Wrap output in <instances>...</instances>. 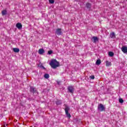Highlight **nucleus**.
I'll use <instances>...</instances> for the list:
<instances>
[{"label":"nucleus","mask_w":127,"mask_h":127,"mask_svg":"<svg viewBox=\"0 0 127 127\" xmlns=\"http://www.w3.org/2000/svg\"><path fill=\"white\" fill-rule=\"evenodd\" d=\"M44 77L46 78V79H48V78H49V74H45L44 75Z\"/></svg>","instance_id":"a211bd4d"},{"label":"nucleus","mask_w":127,"mask_h":127,"mask_svg":"<svg viewBox=\"0 0 127 127\" xmlns=\"http://www.w3.org/2000/svg\"><path fill=\"white\" fill-rule=\"evenodd\" d=\"M98 110L100 112H105V111H106V107H105L102 104H100L98 105Z\"/></svg>","instance_id":"f03ea898"},{"label":"nucleus","mask_w":127,"mask_h":127,"mask_svg":"<svg viewBox=\"0 0 127 127\" xmlns=\"http://www.w3.org/2000/svg\"><path fill=\"white\" fill-rule=\"evenodd\" d=\"M62 32L61 31V29H57V31L56 32V34H57V35H60Z\"/></svg>","instance_id":"0eeeda50"},{"label":"nucleus","mask_w":127,"mask_h":127,"mask_svg":"<svg viewBox=\"0 0 127 127\" xmlns=\"http://www.w3.org/2000/svg\"><path fill=\"white\" fill-rule=\"evenodd\" d=\"M64 110L65 112V114L66 115V117L68 119H70V118H71V114L69 113V107H65Z\"/></svg>","instance_id":"7ed1b4c3"},{"label":"nucleus","mask_w":127,"mask_h":127,"mask_svg":"<svg viewBox=\"0 0 127 127\" xmlns=\"http://www.w3.org/2000/svg\"><path fill=\"white\" fill-rule=\"evenodd\" d=\"M89 78L92 80H94V79H95V76L94 75H91Z\"/></svg>","instance_id":"412c9836"},{"label":"nucleus","mask_w":127,"mask_h":127,"mask_svg":"<svg viewBox=\"0 0 127 127\" xmlns=\"http://www.w3.org/2000/svg\"><path fill=\"white\" fill-rule=\"evenodd\" d=\"M16 27L17 28H18V29H21V28H22V24H21L20 23H17L16 24Z\"/></svg>","instance_id":"423d86ee"},{"label":"nucleus","mask_w":127,"mask_h":127,"mask_svg":"<svg viewBox=\"0 0 127 127\" xmlns=\"http://www.w3.org/2000/svg\"><path fill=\"white\" fill-rule=\"evenodd\" d=\"M45 51L43 49H40L39 50V54L42 55L44 53Z\"/></svg>","instance_id":"9d476101"},{"label":"nucleus","mask_w":127,"mask_h":127,"mask_svg":"<svg viewBox=\"0 0 127 127\" xmlns=\"http://www.w3.org/2000/svg\"><path fill=\"white\" fill-rule=\"evenodd\" d=\"M54 0H49V2L50 3H54Z\"/></svg>","instance_id":"4be33fe9"},{"label":"nucleus","mask_w":127,"mask_h":127,"mask_svg":"<svg viewBox=\"0 0 127 127\" xmlns=\"http://www.w3.org/2000/svg\"><path fill=\"white\" fill-rule=\"evenodd\" d=\"M48 53L49 55H51V54L53 53V51H52V50L49 51Z\"/></svg>","instance_id":"aec40b11"},{"label":"nucleus","mask_w":127,"mask_h":127,"mask_svg":"<svg viewBox=\"0 0 127 127\" xmlns=\"http://www.w3.org/2000/svg\"><path fill=\"white\" fill-rule=\"evenodd\" d=\"M86 5L87 8H91V6H92V5L90 3H87Z\"/></svg>","instance_id":"4468645a"},{"label":"nucleus","mask_w":127,"mask_h":127,"mask_svg":"<svg viewBox=\"0 0 127 127\" xmlns=\"http://www.w3.org/2000/svg\"><path fill=\"white\" fill-rule=\"evenodd\" d=\"M30 91L31 92H32V93H34V92H35V91H36V90H35V88H34V87H30Z\"/></svg>","instance_id":"dca6fc26"},{"label":"nucleus","mask_w":127,"mask_h":127,"mask_svg":"<svg viewBox=\"0 0 127 127\" xmlns=\"http://www.w3.org/2000/svg\"><path fill=\"white\" fill-rule=\"evenodd\" d=\"M68 90L70 93L73 94L74 93V87L73 86H68Z\"/></svg>","instance_id":"39448f33"},{"label":"nucleus","mask_w":127,"mask_h":127,"mask_svg":"<svg viewBox=\"0 0 127 127\" xmlns=\"http://www.w3.org/2000/svg\"><path fill=\"white\" fill-rule=\"evenodd\" d=\"M123 53H127V47L126 46H123L121 48Z\"/></svg>","instance_id":"20e7f679"},{"label":"nucleus","mask_w":127,"mask_h":127,"mask_svg":"<svg viewBox=\"0 0 127 127\" xmlns=\"http://www.w3.org/2000/svg\"><path fill=\"white\" fill-rule=\"evenodd\" d=\"M106 66L108 67L109 66H112V63L109 62V61H106Z\"/></svg>","instance_id":"6e6552de"},{"label":"nucleus","mask_w":127,"mask_h":127,"mask_svg":"<svg viewBox=\"0 0 127 127\" xmlns=\"http://www.w3.org/2000/svg\"><path fill=\"white\" fill-rule=\"evenodd\" d=\"M109 55L110 56V57H113V56H114V54L113 53V52H110L109 53Z\"/></svg>","instance_id":"f3484780"},{"label":"nucleus","mask_w":127,"mask_h":127,"mask_svg":"<svg viewBox=\"0 0 127 127\" xmlns=\"http://www.w3.org/2000/svg\"><path fill=\"white\" fill-rule=\"evenodd\" d=\"M50 65L52 68H53V69H56L57 67H59V66H60V63H59V62L57 61L56 59H52L51 61Z\"/></svg>","instance_id":"f257e3e1"},{"label":"nucleus","mask_w":127,"mask_h":127,"mask_svg":"<svg viewBox=\"0 0 127 127\" xmlns=\"http://www.w3.org/2000/svg\"><path fill=\"white\" fill-rule=\"evenodd\" d=\"M119 102H120L121 104H123V103H124V100H123V99L122 98H120L119 99Z\"/></svg>","instance_id":"6ab92c4d"},{"label":"nucleus","mask_w":127,"mask_h":127,"mask_svg":"<svg viewBox=\"0 0 127 127\" xmlns=\"http://www.w3.org/2000/svg\"><path fill=\"white\" fill-rule=\"evenodd\" d=\"M111 38H114V37H116V35H115L114 32H112L110 34Z\"/></svg>","instance_id":"ddd939ff"},{"label":"nucleus","mask_w":127,"mask_h":127,"mask_svg":"<svg viewBox=\"0 0 127 127\" xmlns=\"http://www.w3.org/2000/svg\"><path fill=\"white\" fill-rule=\"evenodd\" d=\"M96 65H100V64H101V60L100 59L97 60L96 62Z\"/></svg>","instance_id":"2eb2a0df"},{"label":"nucleus","mask_w":127,"mask_h":127,"mask_svg":"<svg viewBox=\"0 0 127 127\" xmlns=\"http://www.w3.org/2000/svg\"><path fill=\"white\" fill-rule=\"evenodd\" d=\"M13 51L15 53H18L19 52V49L18 48H13Z\"/></svg>","instance_id":"9b49d317"},{"label":"nucleus","mask_w":127,"mask_h":127,"mask_svg":"<svg viewBox=\"0 0 127 127\" xmlns=\"http://www.w3.org/2000/svg\"><path fill=\"white\" fill-rule=\"evenodd\" d=\"M1 13H2V15H5L6 14V13H7V11H6V10H3L1 11Z\"/></svg>","instance_id":"f8f14e48"},{"label":"nucleus","mask_w":127,"mask_h":127,"mask_svg":"<svg viewBox=\"0 0 127 127\" xmlns=\"http://www.w3.org/2000/svg\"><path fill=\"white\" fill-rule=\"evenodd\" d=\"M92 38L93 39L94 43H96L97 42V41H99V39L97 37L94 36V37H93Z\"/></svg>","instance_id":"1a4fd4ad"}]
</instances>
